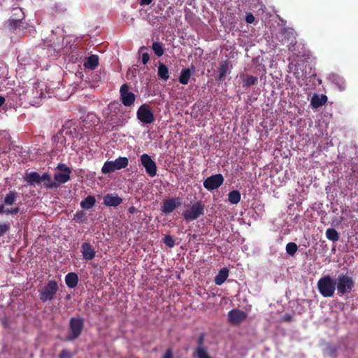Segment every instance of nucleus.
I'll return each instance as SVG.
<instances>
[{"instance_id":"nucleus-54","label":"nucleus","mask_w":358,"mask_h":358,"mask_svg":"<svg viewBox=\"0 0 358 358\" xmlns=\"http://www.w3.org/2000/svg\"><path fill=\"white\" fill-rule=\"evenodd\" d=\"M136 211V208L134 206H131L128 209V212L131 214L134 213Z\"/></svg>"},{"instance_id":"nucleus-41","label":"nucleus","mask_w":358,"mask_h":358,"mask_svg":"<svg viewBox=\"0 0 358 358\" xmlns=\"http://www.w3.org/2000/svg\"><path fill=\"white\" fill-rule=\"evenodd\" d=\"M55 293L56 292H41L40 299L43 301L51 300L53 299Z\"/></svg>"},{"instance_id":"nucleus-44","label":"nucleus","mask_w":358,"mask_h":358,"mask_svg":"<svg viewBox=\"0 0 358 358\" xmlns=\"http://www.w3.org/2000/svg\"><path fill=\"white\" fill-rule=\"evenodd\" d=\"M59 358H72L73 355L70 351L66 349H63L61 352L59 353Z\"/></svg>"},{"instance_id":"nucleus-53","label":"nucleus","mask_w":358,"mask_h":358,"mask_svg":"<svg viewBox=\"0 0 358 358\" xmlns=\"http://www.w3.org/2000/svg\"><path fill=\"white\" fill-rule=\"evenodd\" d=\"M324 297H331L334 296V292H320Z\"/></svg>"},{"instance_id":"nucleus-29","label":"nucleus","mask_w":358,"mask_h":358,"mask_svg":"<svg viewBox=\"0 0 358 358\" xmlns=\"http://www.w3.org/2000/svg\"><path fill=\"white\" fill-rule=\"evenodd\" d=\"M327 238L333 242H336L339 240L340 236L338 231L334 228H329L326 231Z\"/></svg>"},{"instance_id":"nucleus-5","label":"nucleus","mask_w":358,"mask_h":358,"mask_svg":"<svg viewBox=\"0 0 358 358\" xmlns=\"http://www.w3.org/2000/svg\"><path fill=\"white\" fill-rule=\"evenodd\" d=\"M204 210L205 206L201 201H197L189 209L184 211L183 218L187 222L195 220L204 214Z\"/></svg>"},{"instance_id":"nucleus-18","label":"nucleus","mask_w":358,"mask_h":358,"mask_svg":"<svg viewBox=\"0 0 358 358\" xmlns=\"http://www.w3.org/2000/svg\"><path fill=\"white\" fill-rule=\"evenodd\" d=\"M288 67L296 80H300L303 77L304 70L301 68V64L289 63Z\"/></svg>"},{"instance_id":"nucleus-31","label":"nucleus","mask_w":358,"mask_h":358,"mask_svg":"<svg viewBox=\"0 0 358 358\" xmlns=\"http://www.w3.org/2000/svg\"><path fill=\"white\" fill-rule=\"evenodd\" d=\"M152 49L157 57H161L164 55V47L160 42H154L152 45Z\"/></svg>"},{"instance_id":"nucleus-21","label":"nucleus","mask_w":358,"mask_h":358,"mask_svg":"<svg viewBox=\"0 0 358 358\" xmlns=\"http://www.w3.org/2000/svg\"><path fill=\"white\" fill-rule=\"evenodd\" d=\"M42 181H44L43 185L48 189L58 187V184L56 182L52 181L48 173H45L41 176V182Z\"/></svg>"},{"instance_id":"nucleus-22","label":"nucleus","mask_w":358,"mask_h":358,"mask_svg":"<svg viewBox=\"0 0 358 358\" xmlns=\"http://www.w3.org/2000/svg\"><path fill=\"white\" fill-rule=\"evenodd\" d=\"M229 269L226 267L222 268L215 277V282L217 285H221L229 276Z\"/></svg>"},{"instance_id":"nucleus-6","label":"nucleus","mask_w":358,"mask_h":358,"mask_svg":"<svg viewBox=\"0 0 358 358\" xmlns=\"http://www.w3.org/2000/svg\"><path fill=\"white\" fill-rule=\"evenodd\" d=\"M141 164L145 168L146 173L150 177L157 175V164L148 154H143L140 158Z\"/></svg>"},{"instance_id":"nucleus-56","label":"nucleus","mask_w":358,"mask_h":358,"mask_svg":"<svg viewBox=\"0 0 358 358\" xmlns=\"http://www.w3.org/2000/svg\"><path fill=\"white\" fill-rule=\"evenodd\" d=\"M52 49V51L55 52V48H53L52 46L51 45L50 49L48 50L49 51L51 50Z\"/></svg>"},{"instance_id":"nucleus-48","label":"nucleus","mask_w":358,"mask_h":358,"mask_svg":"<svg viewBox=\"0 0 358 358\" xmlns=\"http://www.w3.org/2000/svg\"><path fill=\"white\" fill-rule=\"evenodd\" d=\"M292 319V316L290 314H285L282 317L281 321L284 322H291Z\"/></svg>"},{"instance_id":"nucleus-8","label":"nucleus","mask_w":358,"mask_h":358,"mask_svg":"<svg viewBox=\"0 0 358 358\" xmlns=\"http://www.w3.org/2000/svg\"><path fill=\"white\" fill-rule=\"evenodd\" d=\"M120 94L121 101L124 106L129 107L134 103L136 95L129 91V85L127 83L120 87Z\"/></svg>"},{"instance_id":"nucleus-33","label":"nucleus","mask_w":358,"mask_h":358,"mask_svg":"<svg viewBox=\"0 0 358 358\" xmlns=\"http://www.w3.org/2000/svg\"><path fill=\"white\" fill-rule=\"evenodd\" d=\"M194 355L197 358H211L210 355L207 352L206 348H196L194 351Z\"/></svg>"},{"instance_id":"nucleus-58","label":"nucleus","mask_w":358,"mask_h":358,"mask_svg":"<svg viewBox=\"0 0 358 358\" xmlns=\"http://www.w3.org/2000/svg\"><path fill=\"white\" fill-rule=\"evenodd\" d=\"M341 294H344L345 292H340Z\"/></svg>"},{"instance_id":"nucleus-50","label":"nucleus","mask_w":358,"mask_h":358,"mask_svg":"<svg viewBox=\"0 0 358 358\" xmlns=\"http://www.w3.org/2000/svg\"><path fill=\"white\" fill-rule=\"evenodd\" d=\"M296 43V38H294V39H292L289 43V45H288V50L289 51H293L294 50V46Z\"/></svg>"},{"instance_id":"nucleus-39","label":"nucleus","mask_w":358,"mask_h":358,"mask_svg":"<svg viewBox=\"0 0 358 358\" xmlns=\"http://www.w3.org/2000/svg\"><path fill=\"white\" fill-rule=\"evenodd\" d=\"M74 220L79 222H84L86 220V216L85 213L83 211H77L76 213L74 215Z\"/></svg>"},{"instance_id":"nucleus-2","label":"nucleus","mask_w":358,"mask_h":358,"mask_svg":"<svg viewBox=\"0 0 358 358\" xmlns=\"http://www.w3.org/2000/svg\"><path fill=\"white\" fill-rule=\"evenodd\" d=\"M84 328V320L81 317H72L69 321V334L66 337V341H73L78 338L82 334Z\"/></svg>"},{"instance_id":"nucleus-24","label":"nucleus","mask_w":358,"mask_h":358,"mask_svg":"<svg viewBox=\"0 0 358 358\" xmlns=\"http://www.w3.org/2000/svg\"><path fill=\"white\" fill-rule=\"evenodd\" d=\"M327 101V97L325 95L320 96L317 94H314L311 99V105L313 108H319L323 106Z\"/></svg>"},{"instance_id":"nucleus-38","label":"nucleus","mask_w":358,"mask_h":358,"mask_svg":"<svg viewBox=\"0 0 358 358\" xmlns=\"http://www.w3.org/2000/svg\"><path fill=\"white\" fill-rule=\"evenodd\" d=\"M144 50H147V48L145 46H142L139 50V52L142 54L143 64H146L150 60V55L148 52H143Z\"/></svg>"},{"instance_id":"nucleus-19","label":"nucleus","mask_w":358,"mask_h":358,"mask_svg":"<svg viewBox=\"0 0 358 358\" xmlns=\"http://www.w3.org/2000/svg\"><path fill=\"white\" fill-rule=\"evenodd\" d=\"M65 282L69 288L73 289L75 288L78 282V276L76 273L71 272L69 273L65 276Z\"/></svg>"},{"instance_id":"nucleus-4","label":"nucleus","mask_w":358,"mask_h":358,"mask_svg":"<svg viewBox=\"0 0 358 358\" xmlns=\"http://www.w3.org/2000/svg\"><path fill=\"white\" fill-rule=\"evenodd\" d=\"M136 117L143 124H152L155 120L151 107L146 103L140 106L136 112Z\"/></svg>"},{"instance_id":"nucleus-42","label":"nucleus","mask_w":358,"mask_h":358,"mask_svg":"<svg viewBox=\"0 0 358 358\" xmlns=\"http://www.w3.org/2000/svg\"><path fill=\"white\" fill-rule=\"evenodd\" d=\"M57 169L63 173H72L71 169L63 163H59L57 164Z\"/></svg>"},{"instance_id":"nucleus-11","label":"nucleus","mask_w":358,"mask_h":358,"mask_svg":"<svg viewBox=\"0 0 358 358\" xmlns=\"http://www.w3.org/2000/svg\"><path fill=\"white\" fill-rule=\"evenodd\" d=\"M182 204V199L180 197L164 199L162 202L161 211L164 214L171 213L176 208Z\"/></svg>"},{"instance_id":"nucleus-1","label":"nucleus","mask_w":358,"mask_h":358,"mask_svg":"<svg viewBox=\"0 0 358 358\" xmlns=\"http://www.w3.org/2000/svg\"><path fill=\"white\" fill-rule=\"evenodd\" d=\"M107 131H115L124 127L129 118V114L118 102L110 103L103 111Z\"/></svg>"},{"instance_id":"nucleus-57","label":"nucleus","mask_w":358,"mask_h":358,"mask_svg":"<svg viewBox=\"0 0 358 358\" xmlns=\"http://www.w3.org/2000/svg\"><path fill=\"white\" fill-rule=\"evenodd\" d=\"M352 171L355 172L357 171V169H355V167L352 168Z\"/></svg>"},{"instance_id":"nucleus-13","label":"nucleus","mask_w":358,"mask_h":358,"mask_svg":"<svg viewBox=\"0 0 358 358\" xmlns=\"http://www.w3.org/2000/svg\"><path fill=\"white\" fill-rule=\"evenodd\" d=\"M13 11L15 13L13 15H17V19H10L8 22V27L10 31H15L22 23V20L24 17V13L21 8H14Z\"/></svg>"},{"instance_id":"nucleus-9","label":"nucleus","mask_w":358,"mask_h":358,"mask_svg":"<svg viewBox=\"0 0 358 358\" xmlns=\"http://www.w3.org/2000/svg\"><path fill=\"white\" fill-rule=\"evenodd\" d=\"M224 177L222 174L217 173L208 177L203 181V187L208 191H213L220 187L224 182Z\"/></svg>"},{"instance_id":"nucleus-35","label":"nucleus","mask_w":358,"mask_h":358,"mask_svg":"<svg viewBox=\"0 0 358 358\" xmlns=\"http://www.w3.org/2000/svg\"><path fill=\"white\" fill-rule=\"evenodd\" d=\"M298 246L295 243L289 242L286 245V252L288 255L293 256L297 251Z\"/></svg>"},{"instance_id":"nucleus-40","label":"nucleus","mask_w":358,"mask_h":358,"mask_svg":"<svg viewBox=\"0 0 358 358\" xmlns=\"http://www.w3.org/2000/svg\"><path fill=\"white\" fill-rule=\"evenodd\" d=\"M10 229V224L8 222H3L0 224V236H3Z\"/></svg>"},{"instance_id":"nucleus-46","label":"nucleus","mask_w":358,"mask_h":358,"mask_svg":"<svg viewBox=\"0 0 358 358\" xmlns=\"http://www.w3.org/2000/svg\"><path fill=\"white\" fill-rule=\"evenodd\" d=\"M19 212V207L6 208V215H15L17 214Z\"/></svg>"},{"instance_id":"nucleus-51","label":"nucleus","mask_w":358,"mask_h":358,"mask_svg":"<svg viewBox=\"0 0 358 358\" xmlns=\"http://www.w3.org/2000/svg\"><path fill=\"white\" fill-rule=\"evenodd\" d=\"M153 0H141L140 4L141 6H147L152 3Z\"/></svg>"},{"instance_id":"nucleus-30","label":"nucleus","mask_w":358,"mask_h":358,"mask_svg":"<svg viewBox=\"0 0 358 358\" xmlns=\"http://www.w3.org/2000/svg\"><path fill=\"white\" fill-rule=\"evenodd\" d=\"M158 76L162 79L167 80L169 78V69L166 65L160 64L158 66Z\"/></svg>"},{"instance_id":"nucleus-26","label":"nucleus","mask_w":358,"mask_h":358,"mask_svg":"<svg viewBox=\"0 0 358 358\" xmlns=\"http://www.w3.org/2000/svg\"><path fill=\"white\" fill-rule=\"evenodd\" d=\"M17 197V193L15 190L10 191L6 194L3 199V203L4 204L8 206L13 205L16 202Z\"/></svg>"},{"instance_id":"nucleus-32","label":"nucleus","mask_w":358,"mask_h":358,"mask_svg":"<svg viewBox=\"0 0 358 358\" xmlns=\"http://www.w3.org/2000/svg\"><path fill=\"white\" fill-rule=\"evenodd\" d=\"M334 83L337 86L340 91L345 90L346 88V82L345 80L339 76H336L334 78L333 80Z\"/></svg>"},{"instance_id":"nucleus-47","label":"nucleus","mask_w":358,"mask_h":358,"mask_svg":"<svg viewBox=\"0 0 358 358\" xmlns=\"http://www.w3.org/2000/svg\"><path fill=\"white\" fill-rule=\"evenodd\" d=\"M255 17L251 13H247V15L245 16V21L247 23L252 24L255 22Z\"/></svg>"},{"instance_id":"nucleus-23","label":"nucleus","mask_w":358,"mask_h":358,"mask_svg":"<svg viewBox=\"0 0 358 358\" xmlns=\"http://www.w3.org/2000/svg\"><path fill=\"white\" fill-rule=\"evenodd\" d=\"M70 173L58 172L54 175L55 182L58 184V187L60 184H64L67 182L71 178Z\"/></svg>"},{"instance_id":"nucleus-45","label":"nucleus","mask_w":358,"mask_h":358,"mask_svg":"<svg viewBox=\"0 0 358 358\" xmlns=\"http://www.w3.org/2000/svg\"><path fill=\"white\" fill-rule=\"evenodd\" d=\"M64 131L66 135L71 136L73 138L78 137V134L76 128H73V129L69 128L68 129H64Z\"/></svg>"},{"instance_id":"nucleus-15","label":"nucleus","mask_w":358,"mask_h":358,"mask_svg":"<svg viewBox=\"0 0 358 358\" xmlns=\"http://www.w3.org/2000/svg\"><path fill=\"white\" fill-rule=\"evenodd\" d=\"M231 67V65L230 64V61L229 59L221 61L218 68V76L216 78L217 80L220 82L224 81L226 76L230 73Z\"/></svg>"},{"instance_id":"nucleus-10","label":"nucleus","mask_w":358,"mask_h":358,"mask_svg":"<svg viewBox=\"0 0 358 358\" xmlns=\"http://www.w3.org/2000/svg\"><path fill=\"white\" fill-rule=\"evenodd\" d=\"M336 280L329 275L322 276L317 282L318 291H335Z\"/></svg>"},{"instance_id":"nucleus-7","label":"nucleus","mask_w":358,"mask_h":358,"mask_svg":"<svg viewBox=\"0 0 358 358\" xmlns=\"http://www.w3.org/2000/svg\"><path fill=\"white\" fill-rule=\"evenodd\" d=\"M336 280L337 291L351 290L355 285V281L352 277L348 273L338 275Z\"/></svg>"},{"instance_id":"nucleus-12","label":"nucleus","mask_w":358,"mask_h":358,"mask_svg":"<svg viewBox=\"0 0 358 358\" xmlns=\"http://www.w3.org/2000/svg\"><path fill=\"white\" fill-rule=\"evenodd\" d=\"M246 318L247 314L238 309H233L228 314L229 322L234 326L240 325Z\"/></svg>"},{"instance_id":"nucleus-3","label":"nucleus","mask_w":358,"mask_h":358,"mask_svg":"<svg viewBox=\"0 0 358 358\" xmlns=\"http://www.w3.org/2000/svg\"><path fill=\"white\" fill-rule=\"evenodd\" d=\"M129 159L126 157H119L115 161H106L101 168L103 174L110 173L128 166Z\"/></svg>"},{"instance_id":"nucleus-55","label":"nucleus","mask_w":358,"mask_h":358,"mask_svg":"<svg viewBox=\"0 0 358 358\" xmlns=\"http://www.w3.org/2000/svg\"><path fill=\"white\" fill-rule=\"evenodd\" d=\"M5 99L4 97L0 96V107L4 103Z\"/></svg>"},{"instance_id":"nucleus-43","label":"nucleus","mask_w":358,"mask_h":358,"mask_svg":"<svg viewBox=\"0 0 358 358\" xmlns=\"http://www.w3.org/2000/svg\"><path fill=\"white\" fill-rule=\"evenodd\" d=\"M205 341V334L203 333H201L199 334L198 338H197V347L196 348H205L203 344Z\"/></svg>"},{"instance_id":"nucleus-52","label":"nucleus","mask_w":358,"mask_h":358,"mask_svg":"<svg viewBox=\"0 0 358 358\" xmlns=\"http://www.w3.org/2000/svg\"><path fill=\"white\" fill-rule=\"evenodd\" d=\"M1 214L6 215V208H5L3 203H0V215Z\"/></svg>"},{"instance_id":"nucleus-36","label":"nucleus","mask_w":358,"mask_h":358,"mask_svg":"<svg viewBox=\"0 0 358 358\" xmlns=\"http://www.w3.org/2000/svg\"><path fill=\"white\" fill-rule=\"evenodd\" d=\"M58 283L55 280H50L45 285L43 291H57Z\"/></svg>"},{"instance_id":"nucleus-14","label":"nucleus","mask_w":358,"mask_h":358,"mask_svg":"<svg viewBox=\"0 0 358 358\" xmlns=\"http://www.w3.org/2000/svg\"><path fill=\"white\" fill-rule=\"evenodd\" d=\"M81 252L83 259L86 261L92 260L96 255V251L90 242H84L81 245Z\"/></svg>"},{"instance_id":"nucleus-25","label":"nucleus","mask_w":358,"mask_h":358,"mask_svg":"<svg viewBox=\"0 0 358 358\" xmlns=\"http://www.w3.org/2000/svg\"><path fill=\"white\" fill-rule=\"evenodd\" d=\"M96 203V199L94 196L89 195L80 202V206L84 210L92 208Z\"/></svg>"},{"instance_id":"nucleus-27","label":"nucleus","mask_w":358,"mask_h":358,"mask_svg":"<svg viewBox=\"0 0 358 358\" xmlns=\"http://www.w3.org/2000/svg\"><path fill=\"white\" fill-rule=\"evenodd\" d=\"M241 194L238 190H232L228 194V200L231 204H237L240 202Z\"/></svg>"},{"instance_id":"nucleus-34","label":"nucleus","mask_w":358,"mask_h":358,"mask_svg":"<svg viewBox=\"0 0 358 358\" xmlns=\"http://www.w3.org/2000/svg\"><path fill=\"white\" fill-rule=\"evenodd\" d=\"M257 78L253 76L247 75L246 78L243 80L244 86L255 85L257 83Z\"/></svg>"},{"instance_id":"nucleus-37","label":"nucleus","mask_w":358,"mask_h":358,"mask_svg":"<svg viewBox=\"0 0 358 358\" xmlns=\"http://www.w3.org/2000/svg\"><path fill=\"white\" fill-rule=\"evenodd\" d=\"M163 242L169 248H173L175 245V240L170 235H166L163 238Z\"/></svg>"},{"instance_id":"nucleus-17","label":"nucleus","mask_w":358,"mask_h":358,"mask_svg":"<svg viewBox=\"0 0 358 358\" xmlns=\"http://www.w3.org/2000/svg\"><path fill=\"white\" fill-rule=\"evenodd\" d=\"M194 72V66H192V69H183L180 72V76L178 78L180 83L187 85L189 83L192 73Z\"/></svg>"},{"instance_id":"nucleus-59","label":"nucleus","mask_w":358,"mask_h":358,"mask_svg":"<svg viewBox=\"0 0 358 358\" xmlns=\"http://www.w3.org/2000/svg\"><path fill=\"white\" fill-rule=\"evenodd\" d=\"M357 171H358V169H357Z\"/></svg>"},{"instance_id":"nucleus-20","label":"nucleus","mask_w":358,"mask_h":358,"mask_svg":"<svg viewBox=\"0 0 358 358\" xmlns=\"http://www.w3.org/2000/svg\"><path fill=\"white\" fill-rule=\"evenodd\" d=\"M99 65V57L96 55H92L86 58L84 62V66L91 70L95 69Z\"/></svg>"},{"instance_id":"nucleus-28","label":"nucleus","mask_w":358,"mask_h":358,"mask_svg":"<svg viewBox=\"0 0 358 358\" xmlns=\"http://www.w3.org/2000/svg\"><path fill=\"white\" fill-rule=\"evenodd\" d=\"M25 180L31 184H33L34 182L37 183V184H40L41 183V175L36 171H32L26 175Z\"/></svg>"},{"instance_id":"nucleus-16","label":"nucleus","mask_w":358,"mask_h":358,"mask_svg":"<svg viewBox=\"0 0 358 358\" xmlns=\"http://www.w3.org/2000/svg\"><path fill=\"white\" fill-rule=\"evenodd\" d=\"M122 203V199L117 194H107L103 197V203L106 206L116 207Z\"/></svg>"},{"instance_id":"nucleus-49","label":"nucleus","mask_w":358,"mask_h":358,"mask_svg":"<svg viewBox=\"0 0 358 358\" xmlns=\"http://www.w3.org/2000/svg\"><path fill=\"white\" fill-rule=\"evenodd\" d=\"M163 358H173L171 348H168L163 355Z\"/></svg>"}]
</instances>
